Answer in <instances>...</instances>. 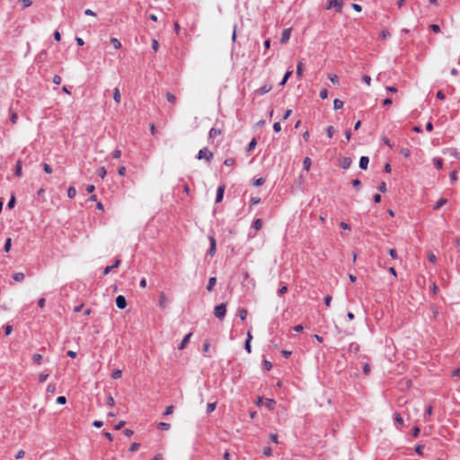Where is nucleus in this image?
I'll return each instance as SVG.
<instances>
[{
	"instance_id": "b1692460",
	"label": "nucleus",
	"mask_w": 460,
	"mask_h": 460,
	"mask_svg": "<svg viewBox=\"0 0 460 460\" xmlns=\"http://www.w3.org/2000/svg\"><path fill=\"white\" fill-rule=\"evenodd\" d=\"M111 377L113 379H119L122 377V370L121 369H116L111 373Z\"/></svg>"
},
{
	"instance_id": "9b49d317",
	"label": "nucleus",
	"mask_w": 460,
	"mask_h": 460,
	"mask_svg": "<svg viewBox=\"0 0 460 460\" xmlns=\"http://www.w3.org/2000/svg\"><path fill=\"white\" fill-rule=\"evenodd\" d=\"M8 112H9V120H11L13 124H16L18 121V114H17L16 111L13 110V109H9Z\"/></svg>"
},
{
	"instance_id": "39448f33",
	"label": "nucleus",
	"mask_w": 460,
	"mask_h": 460,
	"mask_svg": "<svg viewBox=\"0 0 460 460\" xmlns=\"http://www.w3.org/2000/svg\"><path fill=\"white\" fill-rule=\"evenodd\" d=\"M208 240H209V243H210V248L208 252V255L212 257L215 255V252H216V239L213 235H209Z\"/></svg>"
},
{
	"instance_id": "58836bf2",
	"label": "nucleus",
	"mask_w": 460,
	"mask_h": 460,
	"mask_svg": "<svg viewBox=\"0 0 460 460\" xmlns=\"http://www.w3.org/2000/svg\"><path fill=\"white\" fill-rule=\"evenodd\" d=\"M11 247H12V238H7L5 241V244L4 246V252H8L10 251Z\"/></svg>"
},
{
	"instance_id": "bf43d9fd",
	"label": "nucleus",
	"mask_w": 460,
	"mask_h": 460,
	"mask_svg": "<svg viewBox=\"0 0 460 460\" xmlns=\"http://www.w3.org/2000/svg\"><path fill=\"white\" fill-rule=\"evenodd\" d=\"M139 447H140L139 444L133 443L131 446H129V451H131V452L137 451Z\"/></svg>"
},
{
	"instance_id": "c85d7f7f",
	"label": "nucleus",
	"mask_w": 460,
	"mask_h": 460,
	"mask_svg": "<svg viewBox=\"0 0 460 460\" xmlns=\"http://www.w3.org/2000/svg\"><path fill=\"white\" fill-rule=\"evenodd\" d=\"M303 166H304V169L305 171H309L310 170V166H311V159L309 157H305L304 159V162H303Z\"/></svg>"
},
{
	"instance_id": "f8f14e48",
	"label": "nucleus",
	"mask_w": 460,
	"mask_h": 460,
	"mask_svg": "<svg viewBox=\"0 0 460 460\" xmlns=\"http://www.w3.org/2000/svg\"><path fill=\"white\" fill-rule=\"evenodd\" d=\"M368 163L369 159L367 156L363 155L362 157L359 158V167L361 169L366 170L367 168Z\"/></svg>"
},
{
	"instance_id": "37998d69",
	"label": "nucleus",
	"mask_w": 460,
	"mask_h": 460,
	"mask_svg": "<svg viewBox=\"0 0 460 460\" xmlns=\"http://www.w3.org/2000/svg\"><path fill=\"white\" fill-rule=\"evenodd\" d=\"M262 454L264 456L270 457L272 455V451L270 447H266L263 448Z\"/></svg>"
},
{
	"instance_id": "f03ea898",
	"label": "nucleus",
	"mask_w": 460,
	"mask_h": 460,
	"mask_svg": "<svg viewBox=\"0 0 460 460\" xmlns=\"http://www.w3.org/2000/svg\"><path fill=\"white\" fill-rule=\"evenodd\" d=\"M343 2L342 0H329L327 10L333 9L338 13L342 11Z\"/></svg>"
},
{
	"instance_id": "2eb2a0df",
	"label": "nucleus",
	"mask_w": 460,
	"mask_h": 460,
	"mask_svg": "<svg viewBox=\"0 0 460 460\" xmlns=\"http://www.w3.org/2000/svg\"><path fill=\"white\" fill-rule=\"evenodd\" d=\"M224 190H225L224 186H220L217 189V195H216V199H215L216 202L219 203L223 199Z\"/></svg>"
},
{
	"instance_id": "3c124183",
	"label": "nucleus",
	"mask_w": 460,
	"mask_h": 460,
	"mask_svg": "<svg viewBox=\"0 0 460 460\" xmlns=\"http://www.w3.org/2000/svg\"><path fill=\"white\" fill-rule=\"evenodd\" d=\"M401 154L404 156V157H408L411 155V150L404 147V148H402L401 150Z\"/></svg>"
},
{
	"instance_id": "a211bd4d",
	"label": "nucleus",
	"mask_w": 460,
	"mask_h": 460,
	"mask_svg": "<svg viewBox=\"0 0 460 460\" xmlns=\"http://www.w3.org/2000/svg\"><path fill=\"white\" fill-rule=\"evenodd\" d=\"M263 405L271 411L274 408L275 401L272 399H266V401L263 402Z\"/></svg>"
},
{
	"instance_id": "5701e85b",
	"label": "nucleus",
	"mask_w": 460,
	"mask_h": 460,
	"mask_svg": "<svg viewBox=\"0 0 460 460\" xmlns=\"http://www.w3.org/2000/svg\"><path fill=\"white\" fill-rule=\"evenodd\" d=\"M76 195V189L75 187H69L67 189V197L69 199H74Z\"/></svg>"
},
{
	"instance_id": "a19ab883",
	"label": "nucleus",
	"mask_w": 460,
	"mask_h": 460,
	"mask_svg": "<svg viewBox=\"0 0 460 460\" xmlns=\"http://www.w3.org/2000/svg\"><path fill=\"white\" fill-rule=\"evenodd\" d=\"M15 175L17 177H21L22 176V165H21V162L20 161H18L17 164H16Z\"/></svg>"
},
{
	"instance_id": "ddd939ff",
	"label": "nucleus",
	"mask_w": 460,
	"mask_h": 460,
	"mask_svg": "<svg viewBox=\"0 0 460 460\" xmlns=\"http://www.w3.org/2000/svg\"><path fill=\"white\" fill-rule=\"evenodd\" d=\"M190 336H191V333H189V334L184 336L181 343L180 345H178V349H185V347L187 346V344L190 341Z\"/></svg>"
},
{
	"instance_id": "4c0bfd02",
	"label": "nucleus",
	"mask_w": 460,
	"mask_h": 460,
	"mask_svg": "<svg viewBox=\"0 0 460 460\" xmlns=\"http://www.w3.org/2000/svg\"><path fill=\"white\" fill-rule=\"evenodd\" d=\"M32 360L34 363L40 365L42 360V356L40 354H34L32 356Z\"/></svg>"
},
{
	"instance_id": "e2e57ef3",
	"label": "nucleus",
	"mask_w": 460,
	"mask_h": 460,
	"mask_svg": "<svg viewBox=\"0 0 460 460\" xmlns=\"http://www.w3.org/2000/svg\"><path fill=\"white\" fill-rule=\"evenodd\" d=\"M56 402H58L59 404H65L66 402V399L65 396H59L57 398Z\"/></svg>"
},
{
	"instance_id": "052dcab7",
	"label": "nucleus",
	"mask_w": 460,
	"mask_h": 460,
	"mask_svg": "<svg viewBox=\"0 0 460 460\" xmlns=\"http://www.w3.org/2000/svg\"><path fill=\"white\" fill-rule=\"evenodd\" d=\"M378 190L382 192H386L387 191V186L385 185V183L384 181H382L379 186H378Z\"/></svg>"
},
{
	"instance_id": "09e8293b",
	"label": "nucleus",
	"mask_w": 460,
	"mask_h": 460,
	"mask_svg": "<svg viewBox=\"0 0 460 460\" xmlns=\"http://www.w3.org/2000/svg\"><path fill=\"white\" fill-rule=\"evenodd\" d=\"M49 376V374L40 373V376H39V380H40V383H43L46 380H48Z\"/></svg>"
},
{
	"instance_id": "72a5a7b5",
	"label": "nucleus",
	"mask_w": 460,
	"mask_h": 460,
	"mask_svg": "<svg viewBox=\"0 0 460 460\" xmlns=\"http://www.w3.org/2000/svg\"><path fill=\"white\" fill-rule=\"evenodd\" d=\"M224 164H225V166H234V164H235V159H234V158H233V157L226 158V159L224 161Z\"/></svg>"
},
{
	"instance_id": "cd10ccee",
	"label": "nucleus",
	"mask_w": 460,
	"mask_h": 460,
	"mask_svg": "<svg viewBox=\"0 0 460 460\" xmlns=\"http://www.w3.org/2000/svg\"><path fill=\"white\" fill-rule=\"evenodd\" d=\"M394 421H395V423H397V424H399V425H401V426H402V425H403V419H402V417L401 413L396 412V413L394 414Z\"/></svg>"
},
{
	"instance_id": "dca6fc26",
	"label": "nucleus",
	"mask_w": 460,
	"mask_h": 460,
	"mask_svg": "<svg viewBox=\"0 0 460 460\" xmlns=\"http://www.w3.org/2000/svg\"><path fill=\"white\" fill-rule=\"evenodd\" d=\"M113 100L117 104H119L121 102V93H119V88H114Z\"/></svg>"
},
{
	"instance_id": "69168bd1",
	"label": "nucleus",
	"mask_w": 460,
	"mask_h": 460,
	"mask_svg": "<svg viewBox=\"0 0 460 460\" xmlns=\"http://www.w3.org/2000/svg\"><path fill=\"white\" fill-rule=\"evenodd\" d=\"M323 302H325L326 306L329 307L331 305L332 296L330 295L326 296L325 299H323Z\"/></svg>"
},
{
	"instance_id": "7c9ffc66",
	"label": "nucleus",
	"mask_w": 460,
	"mask_h": 460,
	"mask_svg": "<svg viewBox=\"0 0 460 460\" xmlns=\"http://www.w3.org/2000/svg\"><path fill=\"white\" fill-rule=\"evenodd\" d=\"M329 92L327 88H322L319 93V96L322 100H326L328 98Z\"/></svg>"
},
{
	"instance_id": "0eeeda50",
	"label": "nucleus",
	"mask_w": 460,
	"mask_h": 460,
	"mask_svg": "<svg viewBox=\"0 0 460 460\" xmlns=\"http://www.w3.org/2000/svg\"><path fill=\"white\" fill-rule=\"evenodd\" d=\"M115 303L119 309H124L127 306V300L123 296H118L115 299Z\"/></svg>"
},
{
	"instance_id": "680f3d73",
	"label": "nucleus",
	"mask_w": 460,
	"mask_h": 460,
	"mask_svg": "<svg viewBox=\"0 0 460 460\" xmlns=\"http://www.w3.org/2000/svg\"><path fill=\"white\" fill-rule=\"evenodd\" d=\"M24 456H25V451H24V450H22V449H20V450L16 453V455H15V457H16L17 459H20V458L24 457Z\"/></svg>"
},
{
	"instance_id": "f257e3e1",
	"label": "nucleus",
	"mask_w": 460,
	"mask_h": 460,
	"mask_svg": "<svg viewBox=\"0 0 460 460\" xmlns=\"http://www.w3.org/2000/svg\"><path fill=\"white\" fill-rule=\"evenodd\" d=\"M226 313V305L225 303H222L214 307V315L216 318L223 319Z\"/></svg>"
},
{
	"instance_id": "473e14b6",
	"label": "nucleus",
	"mask_w": 460,
	"mask_h": 460,
	"mask_svg": "<svg viewBox=\"0 0 460 460\" xmlns=\"http://www.w3.org/2000/svg\"><path fill=\"white\" fill-rule=\"evenodd\" d=\"M433 164H435L438 169H441L443 166V160L441 158H433Z\"/></svg>"
},
{
	"instance_id": "a878e982",
	"label": "nucleus",
	"mask_w": 460,
	"mask_h": 460,
	"mask_svg": "<svg viewBox=\"0 0 460 460\" xmlns=\"http://www.w3.org/2000/svg\"><path fill=\"white\" fill-rule=\"evenodd\" d=\"M165 98L167 101H169L172 103H175L177 101L176 97L170 92H166Z\"/></svg>"
},
{
	"instance_id": "4d7b16f0",
	"label": "nucleus",
	"mask_w": 460,
	"mask_h": 460,
	"mask_svg": "<svg viewBox=\"0 0 460 460\" xmlns=\"http://www.w3.org/2000/svg\"><path fill=\"white\" fill-rule=\"evenodd\" d=\"M48 393L54 394L56 392V385L54 384H49L47 387Z\"/></svg>"
},
{
	"instance_id": "6e6552de",
	"label": "nucleus",
	"mask_w": 460,
	"mask_h": 460,
	"mask_svg": "<svg viewBox=\"0 0 460 460\" xmlns=\"http://www.w3.org/2000/svg\"><path fill=\"white\" fill-rule=\"evenodd\" d=\"M120 264H121V260L120 259H117L115 261V263L112 266H106L104 268L103 274L107 275L108 273H110L112 270V269H115V268L119 267Z\"/></svg>"
},
{
	"instance_id": "8fccbe9b",
	"label": "nucleus",
	"mask_w": 460,
	"mask_h": 460,
	"mask_svg": "<svg viewBox=\"0 0 460 460\" xmlns=\"http://www.w3.org/2000/svg\"><path fill=\"white\" fill-rule=\"evenodd\" d=\"M121 155H122L121 151H120V150H119V149H116V150H114V151H113V153H112V157H113L114 159H119V158H120V157H121Z\"/></svg>"
},
{
	"instance_id": "c756f323",
	"label": "nucleus",
	"mask_w": 460,
	"mask_h": 460,
	"mask_svg": "<svg viewBox=\"0 0 460 460\" xmlns=\"http://www.w3.org/2000/svg\"><path fill=\"white\" fill-rule=\"evenodd\" d=\"M257 146V141L255 138L252 139L251 142L247 146V152H251L252 150H254V148Z\"/></svg>"
},
{
	"instance_id": "f3484780",
	"label": "nucleus",
	"mask_w": 460,
	"mask_h": 460,
	"mask_svg": "<svg viewBox=\"0 0 460 460\" xmlns=\"http://www.w3.org/2000/svg\"><path fill=\"white\" fill-rule=\"evenodd\" d=\"M237 315L241 318L242 321H244L247 317V311L244 308H239L237 310Z\"/></svg>"
},
{
	"instance_id": "20e7f679",
	"label": "nucleus",
	"mask_w": 460,
	"mask_h": 460,
	"mask_svg": "<svg viewBox=\"0 0 460 460\" xmlns=\"http://www.w3.org/2000/svg\"><path fill=\"white\" fill-rule=\"evenodd\" d=\"M291 31H292V29H290V28L289 29H285L282 31L281 39H280L281 44H287V42L290 40Z\"/></svg>"
},
{
	"instance_id": "864d4df0",
	"label": "nucleus",
	"mask_w": 460,
	"mask_h": 460,
	"mask_svg": "<svg viewBox=\"0 0 460 460\" xmlns=\"http://www.w3.org/2000/svg\"><path fill=\"white\" fill-rule=\"evenodd\" d=\"M263 367H264L265 369L270 371L271 369V367H272V365H271V363L269 360L264 359L263 360Z\"/></svg>"
},
{
	"instance_id": "0e129e2a",
	"label": "nucleus",
	"mask_w": 460,
	"mask_h": 460,
	"mask_svg": "<svg viewBox=\"0 0 460 460\" xmlns=\"http://www.w3.org/2000/svg\"><path fill=\"white\" fill-rule=\"evenodd\" d=\"M363 81L366 83L367 86L371 84V77L370 75H363Z\"/></svg>"
},
{
	"instance_id": "9d476101",
	"label": "nucleus",
	"mask_w": 460,
	"mask_h": 460,
	"mask_svg": "<svg viewBox=\"0 0 460 460\" xmlns=\"http://www.w3.org/2000/svg\"><path fill=\"white\" fill-rule=\"evenodd\" d=\"M271 89H272L271 84H266V85L261 86V87L257 90V93H258L259 95H263V94L268 93Z\"/></svg>"
},
{
	"instance_id": "6ab92c4d",
	"label": "nucleus",
	"mask_w": 460,
	"mask_h": 460,
	"mask_svg": "<svg viewBox=\"0 0 460 460\" xmlns=\"http://www.w3.org/2000/svg\"><path fill=\"white\" fill-rule=\"evenodd\" d=\"M343 107V102L341 99H334L333 109L335 111L341 110Z\"/></svg>"
},
{
	"instance_id": "4be33fe9",
	"label": "nucleus",
	"mask_w": 460,
	"mask_h": 460,
	"mask_svg": "<svg viewBox=\"0 0 460 460\" xmlns=\"http://www.w3.org/2000/svg\"><path fill=\"white\" fill-rule=\"evenodd\" d=\"M292 74H293V71H292V70H288V71L285 73V75L283 76V78H282V80H281V82H280V84H280L281 86H283V85L286 84V82H287V80L288 79V77H290V76L292 75Z\"/></svg>"
},
{
	"instance_id": "bb28decb",
	"label": "nucleus",
	"mask_w": 460,
	"mask_h": 460,
	"mask_svg": "<svg viewBox=\"0 0 460 460\" xmlns=\"http://www.w3.org/2000/svg\"><path fill=\"white\" fill-rule=\"evenodd\" d=\"M157 428L161 430H168L171 429V424H167V422H159Z\"/></svg>"
},
{
	"instance_id": "338daca9",
	"label": "nucleus",
	"mask_w": 460,
	"mask_h": 460,
	"mask_svg": "<svg viewBox=\"0 0 460 460\" xmlns=\"http://www.w3.org/2000/svg\"><path fill=\"white\" fill-rule=\"evenodd\" d=\"M389 255L393 258V259H396L397 258V253H396V251L393 248H391L389 250Z\"/></svg>"
},
{
	"instance_id": "2f4dec72",
	"label": "nucleus",
	"mask_w": 460,
	"mask_h": 460,
	"mask_svg": "<svg viewBox=\"0 0 460 460\" xmlns=\"http://www.w3.org/2000/svg\"><path fill=\"white\" fill-rule=\"evenodd\" d=\"M24 278H25L24 273H22V272H16V273H14V274H13V279H14L15 281H22V280H23V279H24Z\"/></svg>"
},
{
	"instance_id": "c9c22d12",
	"label": "nucleus",
	"mask_w": 460,
	"mask_h": 460,
	"mask_svg": "<svg viewBox=\"0 0 460 460\" xmlns=\"http://www.w3.org/2000/svg\"><path fill=\"white\" fill-rule=\"evenodd\" d=\"M261 226H262V222L261 219H256L253 221V225H252V226H253V228L256 230V231H259L261 228Z\"/></svg>"
},
{
	"instance_id": "4468645a",
	"label": "nucleus",
	"mask_w": 460,
	"mask_h": 460,
	"mask_svg": "<svg viewBox=\"0 0 460 460\" xmlns=\"http://www.w3.org/2000/svg\"><path fill=\"white\" fill-rule=\"evenodd\" d=\"M352 164V160L351 158H349V157H343L342 160H341V166L343 168V169H347L349 168V166H351Z\"/></svg>"
},
{
	"instance_id": "774afa93",
	"label": "nucleus",
	"mask_w": 460,
	"mask_h": 460,
	"mask_svg": "<svg viewBox=\"0 0 460 460\" xmlns=\"http://www.w3.org/2000/svg\"><path fill=\"white\" fill-rule=\"evenodd\" d=\"M420 434V429L418 426H415L412 430V436L417 438Z\"/></svg>"
},
{
	"instance_id": "7ed1b4c3",
	"label": "nucleus",
	"mask_w": 460,
	"mask_h": 460,
	"mask_svg": "<svg viewBox=\"0 0 460 460\" xmlns=\"http://www.w3.org/2000/svg\"><path fill=\"white\" fill-rule=\"evenodd\" d=\"M213 158V154L207 147H203L199 151L198 159H206L208 162H210Z\"/></svg>"
},
{
	"instance_id": "13d9d810",
	"label": "nucleus",
	"mask_w": 460,
	"mask_h": 460,
	"mask_svg": "<svg viewBox=\"0 0 460 460\" xmlns=\"http://www.w3.org/2000/svg\"><path fill=\"white\" fill-rule=\"evenodd\" d=\"M326 131H327V135H328V137H329L330 138H332V136H333V134H334V128H333V127H332V126H329V127L327 128Z\"/></svg>"
},
{
	"instance_id": "412c9836",
	"label": "nucleus",
	"mask_w": 460,
	"mask_h": 460,
	"mask_svg": "<svg viewBox=\"0 0 460 460\" xmlns=\"http://www.w3.org/2000/svg\"><path fill=\"white\" fill-rule=\"evenodd\" d=\"M447 203V199H440L439 200L437 201L436 205L433 206V209L435 210H438L440 209V208L442 206H444L445 204Z\"/></svg>"
},
{
	"instance_id": "6e6d98bb",
	"label": "nucleus",
	"mask_w": 460,
	"mask_h": 460,
	"mask_svg": "<svg viewBox=\"0 0 460 460\" xmlns=\"http://www.w3.org/2000/svg\"><path fill=\"white\" fill-rule=\"evenodd\" d=\"M22 6L28 8L31 5V0H21Z\"/></svg>"
},
{
	"instance_id": "aec40b11",
	"label": "nucleus",
	"mask_w": 460,
	"mask_h": 460,
	"mask_svg": "<svg viewBox=\"0 0 460 460\" xmlns=\"http://www.w3.org/2000/svg\"><path fill=\"white\" fill-rule=\"evenodd\" d=\"M303 66H304L303 62H298L297 65H296V75L298 77H302L303 76Z\"/></svg>"
},
{
	"instance_id": "603ef678",
	"label": "nucleus",
	"mask_w": 460,
	"mask_h": 460,
	"mask_svg": "<svg viewBox=\"0 0 460 460\" xmlns=\"http://www.w3.org/2000/svg\"><path fill=\"white\" fill-rule=\"evenodd\" d=\"M263 183H264V179L261 177L254 181L253 185L255 187H259V186L262 185Z\"/></svg>"
},
{
	"instance_id": "1a4fd4ad",
	"label": "nucleus",
	"mask_w": 460,
	"mask_h": 460,
	"mask_svg": "<svg viewBox=\"0 0 460 460\" xmlns=\"http://www.w3.org/2000/svg\"><path fill=\"white\" fill-rule=\"evenodd\" d=\"M166 305H167V299H166L164 292L162 291L159 294V306L161 309H164L166 307Z\"/></svg>"
},
{
	"instance_id": "ea45409f",
	"label": "nucleus",
	"mask_w": 460,
	"mask_h": 460,
	"mask_svg": "<svg viewBox=\"0 0 460 460\" xmlns=\"http://www.w3.org/2000/svg\"><path fill=\"white\" fill-rule=\"evenodd\" d=\"M428 260L432 264H436L437 263V256L434 253H432V252H429L428 253Z\"/></svg>"
},
{
	"instance_id": "5fc2aeb1",
	"label": "nucleus",
	"mask_w": 460,
	"mask_h": 460,
	"mask_svg": "<svg viewBox=\"0 0 460 460\" xmlns=\"http://www.w3.org/2000/svg\"><path fill=\"white\" fill-rule=\"evenodd\" d=\"M270 439L272 443L274 444H279V436L278 435H275V434H270Z\"/></svg>"
},
{
	"instance_id": "423d86ee",
	"label": "nucleus",
	"mask_w": 460,
	"mask_h": 460,
	"mask_svg": "<svg viewBox=\"0 0 460 460\" xmlns=\"http://www.w3.org/2000/svg\"><path fill=\"white\" fill-rule=\"evenodd\" d=\"M223 132V127L221 128H212L208 132V138L211 140L216 137H218Z\"/></svg>"
},
{
	"instance_id": "f704fd0d",
	"label": "nucleus",
	"mask_w": 460,
	"mask_h": 460,
	"mask_svg": "<svg viewBox=\"0 0 460 460\" xmlns=\"http://www.w3.org/2000/svg\"><path fill=\"white\" fill-rule=\"evenodd\" d=\"M390 36H391V33H390V31H387V30H383V31H380V33H379V37H380L381 39H383V40H386V39H388Z\"/></svg>"
},
{
	"instance_id": "49530a36",
	"label": "nucleus",
	"mask_w": 460,
	"mask_h": 460,
	"mask_svg": "<svg viewBox=\"0 0 460 460\" xmlns=\"http://www.w3.org/2000/svg\"><path fill=\"white\" fill-rule=\"evenodd\" d=\"M42 167H43V171L45 172V173H48V174L52 173V168L49 164H43Z\"/></svg>"
},
{
	"instance_id": "a18cd8bd",
	"label": "nucleus",
	"mask_w": 460,
	"mask_h": 460,
	"mask_svg": "<svg viewBox=\"0 0 460 460\" xmlns=\"http://www.w3.org/2000/svg\"><path fill=\"white\" fill-rule=\"evenodd\" d=\"M98 175L99 177L101 178H104L106 176V169L104 166H101L99 169H98Z\"/></svg>"
},
{
	"instance_id": "c03bdc74",
	"label": "nucleus",
	"mask_w": 460,
	"mask_h": 460,
	"mask_svg": "<svg viewBox=\"0 0 460 460\" xmlns=\"http://www.w3.org/2000/svg\"><path fill=\"white\" fill-rule=\"evenodd\" d=\"M329 79L333 84H339V76L335 75H329Z\"/></svg>"
},
{
	"instance_id": "393cba45",
	"label": "nucleus",
	"mask_w": 460,
	"mask_h": 460,
	"mask_svg": "<svg viewBox=\"0 0 460 460\" xmlns=\"http://www.w3.org/2000/svg\"><path fill=\"white\" fill-rule=\"evenodd\" d=\"M216 281H217L216 277H210L209 278L208 284V287H207V289L208 291H211L213 289V287L215 286Z\"/></svg>"
},
{
	"instance_id": "e433bc0d",
	"label": "nucleus",
	"mask_w": 460,
	"mask_h": 460,
	"mask_svg": "<svg viewBox=\"0 0 460 460\" xmlns=\"http://www.w3.org/2000/svg\"><path fill=\"white\" fill-rule=\"evenodd\" d=\"M111 43L112 44V46L114 47V49H119L121 48V43L116 39V38H112L111 40Z\"/></svg>"
},
{
	"instance_id": "de8ad7c7",
	"label": "nucleus",
	"mask_w": 460,
	"mask_h": 460,
	"mask_svg": "<svg viewBox=\"0 0 460 460\" xmlns=\"http://www.w3.org/2000/svg\"><path fill=\"white\" fill-rule=\"evenodd\" d=\"M174 407L172 405L167 406L164 411V415H170L173 412Z\"/></svg>"
},
{
	"instance_id": "79ce46f5",
	"label": "nucleus",
	"mask_w": 460,
	"mask_h": 460,
	"mask_svg": "<svg viewBox=\"0 0 460 460\" xmlns=\"http://www.w3.org/2000/svg\"><path fill=\"white\" fill-rule=\"evenodd\" d=\"M215 409H216V402H208V406H207V412L208 413H210V412L214 411Z\"/></svg>"
}]
</instances>
